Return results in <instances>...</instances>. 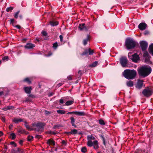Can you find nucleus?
Instances as JSON below:
<instances>
[{
    "mask_svg": "<svg viewBox=\"0 0 153 153\" xmlns=\"http://www.w3.org/2000/svg\"><path fill=\"white\" fill-rule=\"evenodd\" d=\"M139 75L143 78L148 76L152 72V68L149 66H144L140 67L138 70Z\"/></svg>",
    "mask_w": 153,
    "mask_h": 153,
    "instance_id": "obj_1",
    "label": "nucleus"
},
{
    "mask_svg": "<svg viewBox=\"0 0 153 153\" xmlns=\"http://www.w3.org/2000/svg\"><path fill=\"white\" fill-rule=\"evenodd\" d=\"M123 75L127 79H133L136 76L137 72L134 70L126 69L123 72Z\"/></svg>",
    "mask_w": 153,
    "mask_h": 153,
    "instance_id": "obj_2",
    "label": "nucleus"
},
{
    "mask_svg": "<svg viewBox=\"0 0 153 153\" xmlns=\"http://www.w3.org/2000/svg\"><path fill=\"white\" fill-rule=\"evenodd\" d=\"M136 45V42L132 39L127 38L125 41V45L127 49L134 48Z\"/></svg>",
    "mask_w": 153,
    "mask_h": 153,
    "instance_id": "obj_3",
    "label": "nucleus"
},
{
    "mask_svg": "<svg viewBox=\"0 0 153 153\" xmlns=\"http://www.w3.org/2000/svg\"><path fill=\"white\" fill-rule=\"evenodd\" d=\"M45 125V123L39 122L33 124V130L38 131L42 130L43 129Z\"/></svg>",
    "mask_w": 153,
    "mask_h": 153,
    "instance_id": "obj_4",
    "label": "nucleus"
},
{
    "mask_svg": "<svg viewBox=\"0 0 153 153\" xmlns=\"http://www.w3.org/2000/svg\"><path fill=\"white\" fill-rule=\"evenodd\" d=\"M153 93V91L152 89L149 87L146 88L142 91L143 94L146 97H150L152 94Z\"/></svg>",
    "mask_w": 153,
    "mask_h": 153,
    "instance_id": "obj_5",
    "label": "nucleus"
},
{
    "mask_svg": "<svg viewBox=\"0 0 153 153\" xmlns=\"http://www.w3.org/2000/svg\"><path fill=\"white\" fill-rule=\"evenodd\" d=\"M87 145L89 147L94 146V148L95 149H97L99 146H98V142L97 140H95L93 142L92 141H89L87 143Z\"/></svg>",
    "mask_w": 153,
    "mask_h": 153,
    "instance_id": "obj_6",
    "label": "nucleus"
},
{
    "mask_svg": "<svg viewBox=\"0 0 153 153\" xmlns=\"http://www.w3.org/2000/svg\"><path fill=\"white\" fill-rule=\"evenodd\" d=\"M127 58L125 57H122L120 60V63L123 67H126L127 66Z\"/></svg>",
    "mask_w": 153,
    "mask_h": 153,
    "instance_id": "obj_7",
    "label": "nucleus"
},
{
    "mask_svg": "<svg viewBox=\"0 0 153 153\" xmlns=\"http://www.w3.org/2000/svg\"><path fill=\"white\" fill-rule=\"evenodd\" d=\"M140 45L143 51H144L147 48L148 44L147 42L145 41H142L140 42Z\"/></svg>",
    "mask_w": 153,
    "mask_h": 153,
    "instance_id": "obj_8",
    "label": "nucleus"
},
{
    "mask_svg": "<svg viewBox=\"0 0 153 153\" xmlns=\"http://www.w3.org/2000/svg\"><path fill=\"white\" fill-rule=\"evenodd\" d=\"M133 62H137L140 59L139 56L137 53H135L132 55L131 58Z\"/></svg>",
    "mask_w": 153,
    "mask_h": 153,
    "instance_id": "obj_9",
    "label": "nucleus"
},
{
    "mask_svg": "<svg viewBox=\"0 0 153 153\" xmlns=\"http://www.w3.org/2000/svg\"><path fill=\"white\" fill-rule=\"evenodd\" d=\"M147 27V25L145 23H140L138 26V28L142 30H145Z\"/></svg>",
    "mask_w": 153,
    "mask_h": 153,
    "instance_id": "obj_10",
    "label": "nucleus"
},
{
    "mask_svg": "<svg viewBox=\"0 0 153 153\" xmlns=\"http://www.w3.org/2000/svg\"><path fill=\"white\" fill-rule=\"evenodd\" d=\"M143 81L142 80H139L138 81L137 84L136 86V88L139 89H140L143 85Z\"/></svg>",
    "mask_w": 153,
    "mask_h": 153,
    "instance_id": "obj_11",
    "label": "nucleus"
},
{
    "mask_svg": "<svg viewBox=\"0 0 153 153\" xmlns=\"http://www.w3.org/2000/svg\"><path fill=\"white\" fill-rule=\"evenodd\" d=\"M35 45L31 43H27L24 46V47L26 49H29L33 48L35 47Z\"/></svg>",
    "mask_w": 153,
    "mask_h": 153,
    "instance_id": "obj_12",
    "label": "nucleus"
},
{
    "mask_svg": "<svg viewBox=\"0 0 153 153\" xmlns=\"http://www.w3.org/2000/svg\"><path fill=\"white\" fill-rule=\"evenodd\" d=\"M77 131L76 129H71L70 131L66 132H65V133L68 135L70 134H77Z\"/></svg>",
    "mask_w": 153,
    "mask_h": 153,
    "instance_id": "obj_13",
    "label": "nucleus"
},
{
    "mask_svg": "<svg viewBox=\"0 0 153 153\" xmlns=\"http://www.w3.org/2000/svg\"><path fill=\"white\" fill-rule=\"evenodd\" d=\"M79 28L80 30H87V29L85 26V24L84 23L80 24L79 26Z\"/></svg>",
    "mask_w": 153,
    "mask_h": 153,
    "instance_id": "obj_14",
    "label": "nucleus"
},
{
    "mask_svg": "<svg viewBox=\"0 0 153 153\" xmlns=\"http://www.w3.org/2000/svg\"><path fill=\"white\" fill-rule=\"evenodd\" d=\"M143 56L144 57L146 58L145 61H148L149 55L148 52L147 51H144Z\"/></svg>",
    "mask_w": 153,
    "mask_h": 153,
    "instance_id": "obj_15",
    "label": "nucleus"
},
{
    "mask_svg": "<svg viewBox=\"0 0 153 153\" xmlns=\"http://www.w3.org/2000/svg\"><path fill=\"white\" fill-rule=\"evenodd\" d=\"M13 122L15 123H17L19 122H22L23 121V119L18 118H15L12 120Z\"/></svg>",
    "mask_w": 153,
    "mask_h": 153,
    "instance_id": "obj_16",
    "label": "nucleus"
},
{
    "mask_svg": "<svg viewBox=\"0 0 153 153\" xmlns=\"http://www.w3.org/2000/svg\"><path fill=\"white\" fill-rule=\"evenodd\" d=\"M149 53L153 56V43L150 45L149 48Z\"/></svg>",
    "mask_w": 153,
    "mask_h": 153,
    "instance_id": "obj_17",
    "label": "nucleus"
},
{
    "mask_svg": "<svg viewBox=\"0 0 153 153\" xmlns=\"http://www.w3.org/2000/svg\"><path fill=\"white\" fill-rule=\"evenodd\" d=\"M24 90L25 92L27 94H30L31 92V90H32V88L31 87H25Z\"/></svg>",
    "mask_w": 153,
    "mask_h": 153,
    "instance_id": "obj_18",
    "label": "nucleus"
},
{
    "mask_svg": "<svg viewBox=\"0 0 153 153\" xmlns=\"http://www.w3.org/2000/svg\"><path fill=\"white\" fill-rule=\"evenodd\" d=\"M76 115L78 116H85L86 114L83 111H76Z\"/></svg>",
    "mask_w": 153,
    "mask_h": 153,
    "instance_id": "obj_19",
    "label": "nucleus"
},
{
    "mask_svg": "<svg viewBox=\"0 0 153 153\" xmlns=\"http://www.w3.org/2000/svg\"><path fill=\"white\" fill-rule=\"evenodd\" d=\"M71 99V100H69L67 101L65 103L66 105L67 106H68L72 105L74 102V100L73 99H72L71 97L70 98Z\"/></svg>",
    "mask_w": 153,
    "mask_h": 153,
    "instance_id": "obj_20",
    "label": "nucleus"
},
{
    "mask_svg": "<svg viewBox=\"0 0 153 153\" xmlns=\"http://www.w3.org/2000/svg\"><path fill=\"white\" fill-rule=\"evenodd\" d=\"M47 143L49 145L54 146L55 145V142L53 140L49 139L48 140Z\"/></svg>",
    "mask_w": 153,
    "mask_h": 153,
    "instance_id": "obj_21",
    "label": "nucleus"
},
{
    "mask_svg": "<svg viewBox=\"0 0 153 153\" xmlns=\"http://www.w3.org/2000/svg\"><path fill=\"white\" fill-rule=\"evenodd\" d=\"M71 120V124L72 126H74L75 127H76V126L75 125V119L73 117H71L70 118Z\"/></svg>",
    "mask_w": 153,
    "mask_h": 153,
    "instance_id": "obj_22",
    "label": "nucleus"
},
{
    "mask_svg": "<svg viewBox=\"0 0 153 153\" xmlns=\"http://www.w3.org/2000/svg\"><path fill=\"white\" fill-rule=\"evenodd\" d=\"M13 108H14V107L11 106H5L3 108L2 110H3L4 111H6L10 109H12Z\"/></svg>",
    "mask_w": 153,
    "mask_h": 153,
    "instance_id": "obj_23",
    "label": "nucleus"
},
{
    "mask_svg": "<svg viewBox=\"0 0 153 153\" xmlns=\"http://www.w3.org/2000/svg\"><path fill=\"white\" fill-rule=\"evenodd\" d=\"M127 85L129 87H132L133 86V82L132 81H127L126 82Z\"/></svg>",
    "mask_w": 153,
    "mask_h": 153,
    "instance_id": "obj_24",
    "label": "nucleus"
},
{
    "mask_svg": "<svg viewBox=\"0 0 153 153\" xmlns=\"http://www.w3.org/2000/svg\"><path fill=\"white\" fill-rule=\"evenodd\" d=\"M95 138L92 135H88L87 136V139L88 140V142L89 141H92V140H95Z\"/></svg>",
    "mask_w": 153,
    "mask_h": 153,
    "instance_id": "obj_25",
    "label": "nucleus"
},
{
    "mask_svg": "<svg viewBox=\"0 0 153 153\" xmlns=\"http://www.w3.org/2000/svg\"><path fill=\"white\" fill-rule=\"evenodd\" d=\"M89 39V36L88 35H87V38L84 39L83 41V44L84 45H86Z\"/></svg>",
    "mask_w": 153,
    "mask_h": 153,
    "instance_id": "obj_26",
    "label": "nucleus"
},
{
    "mask_svg": "<svg viewBox=\"0 0 153 153\" xmlns=\"http://www.w3.org/2000/svg\"><path fill=\"white\" fill-rule=\"evenodd\" d=\"M58 24V22H50V24L52 26H54L57 25Z\"/></svg>",
    "mask_w": 153,
    "mask_h": 153,
    "instance_id": "obj_27",
    "label": "nucleus"
},
{
    "mask_svg": "<svg viewBox=\"0 0 153 153\" xmlns=\"http://www.w3.org/2000/svg\"><path fill=\"white\" fill-rule=\"evenodd\" d=\"M25 126L30 131L33 130V128H30V126L27 125V122L26 121H25Z\"/></svg>",
    "mask_w": 153,
    "mask_h": 153,
    "instance_id": "obj_28",
    "label": "nucleus"
},
{
    "mask_svg": "<svg viewBox=\"0 0 153 153\" xmlns=\"http://www.w3.org/2000/svg\"><path fill=\"white\" fill-rule=\"evenodd\" d=\"M58 114H63L65 113L66 111L63 110H58L56 111Z\"/></svg>",
    "mask_w": 153,
    "mask_h": 153,
    "instance_id": "obj_29",
    "label": "nucleus"
},
{
    "mask_svg": "<svg viewBox=\"0 0 153 153\" xmlns=\"http://www.w3.org/2000/svg\"><path fill=\"white\" fill-rule=\"evenodd\" d=\"M98 64V62L95 61L90 65L91 67H95Z\"/></svg>",
    "mask_w": 153,
    "mask_h": 153,
    "instance_id": "obj_30",
    "label": "nucleus"
},
{
    "mask_svg": "<svg viewBox=\"0 0 153 153\" xmlns=\"http://www.w3.org/2000/svg\"><path fill=\"white\" fill-rule=\"evenodd\" d=\"M10 136L11 137V138L12 139L14 140V139L16 137V134L14 133H12L10 134Z\"/></svg>",
    "mask_w": 153,
    "mask_h": 153,
    "instance_id": "obj_31",
    "label": "nucleus"
},
{
    "mask_svg": "<svg viewBox=\"0 0 153 153\" xmlns=\"http://www.w3.org/2000/svg\"><path fill=\"white\" fill-rule=\"evenodd\" d=\"M18 150V148L16 149H13L11 150V152L12 153H17L19 152V151H17Z\"/></svg>",
    "mask_w": 153,
    "mask_h": 153,
    "instance_id": "obj_32",
    "label": "nucleus"
},
{
    "mask_svg": "<svg viewBox=\"0 0 153 153\" xmlns=\"http://www.w3.org/2000/svg\"><path fill=\"white\" fill-rule=\"evenodd\" d=\"M20 12L19 11H18L16 13H14V16L15 18L16 19H17L18 17V15Z\"/></svg>",
    "mask_w": 153,
    "mask_h": 153,
    "instance_id": "obj_33",
    "label": "nucleus"
},
{
    "mask_svg": "<svg viewBox=\"0 0 153 153\" xmlns=\"http://www.w3.org/2000/svg\"><path fill=\"white\" fill-rule=\"evenodd\" d=\"M33 139V137L32 136H28L27 137V140L29 141H31Z\"/></svg>",
    "mask_w": 153,
    "mask_h": 153,
    "instance_id": "obj_34",
    "label": "nucleus"
},
{
    "mask_svg": "<svg viewBox=\"0 0 153 153\" xmlns=\"http://www.w3.org/2000/svg\"><path fill=\"white\" fill-rule=\"evenodd\" d=\"M13 9V7H8L7 8L6 10L7 12H8L12 10Z\"/></svg>",
    "mask_w": 153,
    "mask_h": 153,
    "instance_id": "obj_35",
    "label": "nucleus"
},
{
    "mask_svg": "<svg viewBox=\"0 0 153 153\" xmlns=\"http://www.w3.org/2000/svg\"><path fill=\"white\" fill-rule=\"evenodd\" d=\"M99 123L101 125H105L104 121L102 120H99Z\"/></svg>",
    "mask_w": 153,
    "mask_h": 153,
    "instance_id": "obj_36",
    "label": "nucleus"
},
{
    "mask_svg": "<svg viewBox=\"0 0 153 153\" xmlns=\"http://www.w3.org/2000/svg\"><path fill=\"white\" fill-rule=\"evenodd\" d=\"M87 151V149L85 147H83L81 149L82 152L84 153H85Z\"/></svg>",
    "mask_w": 153,
    "mask_h": 153,
    "instance_id": "obj_37",
    "label": "nucleus"
},
{
    "mask_svg": "<svg viewBox=\"0 0 153 153\" xmlns=\"http://www.w3.org/2000/svg\"><path fill=\"white\" fill-rule=\"evenodd\" d=\"M24 81L25 82H28L29 84H30L31 83V81L30 80L29 78H25L24 80Z\"/></svg>",
    "mask_w": 153,
    "mask_h": 153,
    "instance_id": "obj_38",
    "label": "nucleus"
},
{
    "mask_svg": "<svg viewBox=\"0 0 153 153\" xmlns=\"http://www.w3.org/2000/svg\"><path fill=\"white\" fill-rule=\"evenodd\" d=\"M88 51L89 54L90 55H92L93 53V51L91 50L90 48L89 49Z\"/></svg>",
    "mask_w": 153,
    "mask_h": 153,
    "instance_id": "obj_39",
    "label": "nucleus"
},
{
    "mask_svg": "<svg viewBox=\"0 0 153 153\" xmlns=\"http://www.w3.org/2000/svg\"><path fill=\"white\" fill-rule=\"evenodd\" d=\"M88 50H85V52H83L82 54V55H87V54H88Z\"/></svg>",
    "mask_w": 153,
    "mask_h": 153,
    "instance_id": "obj_40",
    "label": "nucleus"
},
{
    "mask_svg": "<svg viewBox=\"0 0 153 153\" xmlns=\"http://www.w3.org/2000/svg\"><path fill=\"white\" fill-rule=\"evenodd\" d=\"M102 138V140L103 141V143L104 145L105 146V139L104 137L102 135L100 136Z\"/></svg>",
    "mask_w": 153,
    "mask_h": 153,
    "instance_id": "obj_41",
    "label": "nucleus"
},
{
    "mask_svg": "<svg viewBox=\"0 0 153 153\" xmlns=\"http://www.w3.org/2000/svg\"><path fill=\"white\" fill-rule=\"evenodd\" d=\"M17 151H19L18 152H19V153H23L24 152V151L23 149H20L19 148H18V150Z\"/></svg>",
    "mask_w": 153,
    "mask_h": 153,
    "instance_id": "obj_42",
    "label": "nucleus"
},
{
    "mask_svg": "<svg viewBox=\"0 0 153 153\" xmlns=\"http://www.w3.org/2000/svg\"><path fill=\"white\" fill-rule=\"evenodd\" d=\"M58 46V45L57 42H55L53 44V47L55 49H56Z\"/></svg>",
    "mask_w": 153,
    "mask_h": 153,
    "instance_id": "obj_43",
    "label": "nucleus"
},
{
    "mask_svg": "<svg viewBox=\"0 0 153 153\" xmlns=\"http://www.w3.org/2000/svg\"><path fill=\"white\" fill-rule=\"evenodd\" d=\"M14 21L15 20L13 19H12L10 20V23L11 24H12V25L13 26H14Z\"/></svg>",
    "mask_w": 153,
    "mask_h": 153,
    "instance_id": "obj_44",
    "label": "nucleus"
},
{
    "mask_svg": "<svg viewBox=\"0 0 153 153\" xmlns=\"http://www.w3.org/2000/svg\"><path fill=\"white\" fill-rule=\"evenodd\" d=\"M63 37L62 35H60L59 36L60 40L61 42H62L63 40Z\"/></svg>",
    "mask_w": 153,
    "mask_h": 153,
    "instance_id": "obj_45",
    "label": "nucleus"
},
{
    "mask_svg": "<svg viewBox=\"0 0 153 153\" xmlns=\"http://www.w3.org/2000/svg\"><path fill=\"white\" fill-rule=\"evenodd\" d=\"M76 111H72L68 112L67 114H74L76 115Z\"/></svg>",
    "mask_w": 153,
    "mask_h": 153,
    "instance_id": "obj_46",
    "label": "nucleus"
},
{
    "mask_svg": "<svg viewBox=\"0 0 153 153\" xmlns=\"http://www.w3.org/2000/svg\"><path fill=\"white\" fill-rule=\"evenodd\" d=\"M18 133H22L23 132V130L21 128H20L18 130Z\"/></svg>",
    "mask_w": 153,
    "mask_h": 153,
    "instance_id": "obj_47",
    "label": "nucleus"
},
{
    "mask_svg": "<svg viewBox=\"0 0 153 153\" xmlns=\"http://www.w3.org/2000/svg\"><path fill=\"white\" fill-rule=\"evenodd\" d=\"M10 144L11 145H14V146L16 147V144L14 142H10Z\"/></svg>",
    "mask_w": 153,
    "mask_h": 153,
    "instance_id": "obj_48",
    "label": "nucleus"
},
{
    "mask_svg": "<svg viewBox=\"0 0 153 153\" xmlns=\"http://www.w3.org/2000/svg\"><path fill=\"white\" fill-rule=\"evenodd\" d=\"M42 34L44 36H46L47 35V33L45 31H43L42 32Z\"/></svg>",
    "mask_w": 153,
    "mask_h": 153,
    "instance_id": "obj_49",
    "label": "nucleus"
},
{
    "mask_svg": "<svg viewBox=\"0 0 153 153\" xmlns=\"http://www.w3.org/2000/svg\"><path fill=\"white\" fill-rule=\"evenodd\" d=\"M8 56H4L3 58V59L4 60H8Z\"/></svg>",
    "mask_w": 153,
    "mask_h": 153,
    "instance_id": "obj_50",
    "label": "nucleus"
},
{
    "mask_svg": "<svg viewBox=\"0 0 153 153\" xmlns=\"http://www.w3.org/2000/svg\"><path fill=\"white\" fill-rule=\"evenodd\" d=\"M67 79L69 80H72V77L71 75H70L67 77Z\"/></svg>",
    "mask_w": 153,
    "mask_h": 153,
    "instance_id": "obj_51",
    "label": "nucleus"
},
{
    "mask_svg": "<svg viewBox=\"0 0 153 153\" xmlns=\"http://www.w3.org/2000/svg\"><path fill=\"white\" fill-rule=\"evenodd\" d=\"M30 100L29 98H27L26 99V100H25V102H30Z\"/></svg>",
    "mask_w": 153,
    "mask_h": 153,
    "instance_id": "obj_52",
    "label": "nucleus"
},
{
    "mask_svg": "<svg viewBox=\"0 0 153 153\" xmlns=\"http://www.w3.org/2000/svg\"><path fill=\"white\" fill-rule=\"evenodd\" d=\"M14 27L17 28H18L19 29H20L21 28V27L18 25H17L16 26H14Z\"/></svg>",
    "mask_w": 153,
    "mask_h": 153,
    "instance_id": "obj_53",
    "label": "nucleus"
},
{
    "mask_svg": "<svg viewBox=\"0 0 153 153\" xmlns=\"http://www.w3.org/2000/svg\"><path fill=\"white\" fill-rule=\"evenodd\" d=\"M59 102L61 104H62L64 102V100L63 99H60V100H59Z\"/></svg>",
    "mask_w": 153,
    "mask_h": 153,
    "instance_id": "obj_54",
    "label": "nucleus"
},
{
    "mask_svg": "<svg viewBox=\"0 0 153 153\" xmlns=\"http://www.w3.org/2000/svg\"><path fill=\"white\" fill-rule=\"evenodd\" d=\"M53 94H54L53 93L50 92V93H49V94H48V96H49V97H51V96H52Z\"/></svg>",
    "mask_w": 153,
    "mask_h": 153,
    "instance_id": "obj_55",
    "label": "nucleus"
},
{
    "mask_svg": "<svg viewBox=\"0 0 153 153\" xmlns=\"http://www.w3.org/2000/svg\"><path fill=\"white\" fill-rule=\"evenodd\" d=\"M13 124H10L9 126V129L11 130V128H12V127H13Z\"/></svg>",
    "mask_w": 153,
    "mask_h": 153,
    "instance_id": "obj_56",
    "label": "nucleus"
},
{
    "mask_svg": "<svg viewBox=\"0 0 153 153\" xmlns=\"http://www.w3.org/2000/svg\"><path fill=\"white\" fill-rule=\"evenodd\" d=\"M62 85V83H59L58 84L57 86H58V87H59L61 86Z\"/></svg>",
    "mask_w": 153,
    "mask_h": 153,
    "instance_id": "obj_57",
    "label": "nucleus"
},
{
    "mask_svg": "<svg viewBox=\"0 0 153 153\" xmlns=\"http://www.w3.org/2000/svg\"><path fill=\"white\" fill-rule=\"evenodd\" d=\"M29 97H30L32 98H33L34 97V96L32 94H29L28 95Z\"/></svg>",
    "mask_w": 153,
    "mask_h": 153,
    "instance_id": "obj_58",
    "label": "nucleus"
},
{
    "mask_svg": "<svg viewBox=\"0 0 153 153\" xmlns=\"http://www.w3.org/2000/svg\"><path fill=\"white\" fill-rule=\"evenodd\" d=\"M78 74H79V76H81L82 75V72L81 71L79 70L78 71Z\"/></svg>",
    "mask_w": 153,
    "mask_h": 153,
    "instance_id": "obj_59",
    "label": "nucleus"
},
{
    "mask_svg": "<svg viewBox=\"0 0 153 153\" xmlns=\"http://www.w3.org/2000/svg\"><path fill=\"white\" fill-rule=\"evenodd\" d=\"M23 141L22 140H21L19 141V143L20 144H22L23 143Z\"/></svg>",
    "mask_w": 153,
    "mask_h": 153,
    "instance_id": "obj_60",
    "label": "nucleus"
},
{
    "mask_svg": "<svg viewBox=\"0 0 153 153\" xmlns=\"http://www.w3.org/2000/svg\"><path fill=\"white\" fill-rule=\"evenodd\" d=\"M3 133L1 131H0V137L2 136L3 135Z\"/></svg>",
    "mask_w": 153,
    "mask_h": 153,
    "instance_id": "obj_61",
    "label": "nucleus"
},
{
    "mask_svg": "<svg viewBox=\"0 0 153 153\" xmlns=\"http://www.w3.org/2000/svg\"><path fill=\"white\" fill-rule=\"evenodd\" d=\"M62 143L63 144H66V142L65 140H62Z\"/></svg>",
    "mask_w": 153,
    "mask_h": 153,
    "instance_id": "obj_62",
    "label": "nucleus"
},
{
    "mask_svg": "<svg viewBox=\"0 0 153 153\" xmlns=\"http://www.w3.org/2000/svg\"><path fill=\"white\" fill-rule=\"evenodd\" d=\"M2 120L3 122H4L5 121V119L4 117H2Z\"/></svg>",
    "mask_w": 153,
    "mask_h": 153,
    "instance_id": "obj_63",
    "label": "nucleus"
},
{
    "mask_svg": "<svg viewBox=\"0 0 153 153\" xmlns=\"http://www.w3.org/2000/svg\"><path fill=\"white\" fill-rule=\"evenodd\" d=\"M52 54V53H50L48 55L46 56H49L51 55Z\"/></svg>",
    "mask_w": 153,
    "mask_h": 153,
    "instance_id": "obj_64",
    "label": "nucleus"
}]
</instances>
